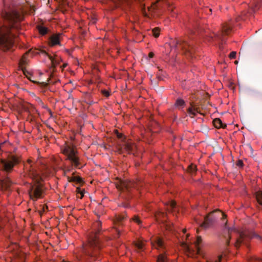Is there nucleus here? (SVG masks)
<instances>
[{"label":"nucleus","mask_w":262,"mask_h":262,"mask_svg":"<svg viewBox=\"0 0 262 262\" xmlns=\"http://www.w3.org/2000/svg\"><path fill=\"white\" fill-rule=\"evenodd\" d=\"M186 232V229H184L183 230V233H185Z\"/></svg>","instance_id":"c9c22d12"},{"label":"nucleus","mask_w":262,"mask_h":262,"mask_svg":"<svg viewBox=\"0 0 262 262\" xmlns=\"http://www.w3.org/2000/svg\"><path fill=\"white\" fill-rule=\"evenodd\" d=\"M152 33L153 35L155 37H158L160 34V29L159 28H155L152 30Z\"/></svg>","instance_id":"bb28decb"},{"label":"nucleus","mask_w":262,"mask_h":262,"mask_svg":"<svg viewBox=\"0 0 262 262\" xmlns=\"http://www.w3.org/2000/svg\"><path fill=\"white\" fill-rule=\"evenodd\" d=\"M232 28V24L231 22L224 24L222 26L221 31L216 35V37L220 39H223L224 36L229 35L231 33Z\"/></svg>","instance_id":"f8f14e48"},{"label":"nucleus","mask_w":262,"mask_h":262,"mask_svg":"<svg viewBox=\"0 0 262 262\" xmlns=\"http://www.w3.org/2000/svg\"><path fill=\"white\" fill-rule=\"evenodd\" d=\"M38 30L40 34L42 35H44L46 34L48 32V29L47 28L43 27V26H38Z\"/></svg>","instance_id":"b1692460"},{"label":"nucleus","mask_w":262,"mask_h":262,"mask_svg":"<svg viewBox=\"0 0 262 262\" xmlns=\"http://www.w3.org/2000/svg\"><path fill=\"white\" fill-rule=\"evenodd\" d=\"M136 246L139 249H142L144 246V242L142 240H139L135 243Z\"/></svg>","instance_id":"a878e982"},{"label":"nucleus","mask_w":262,"mask_h":262,"mask_svg":"<svg viewBox=\"0 0 262 262\" xmlns=\"http://www.w3.org/2000/svg\"><path fill=\"white\" fill-rule=\"evenodd\" d=\"M165 205L168 211H174L176 208V203L173 200L167 202Z\"/></svg>","instance_id":"6ab92c4d"},{"label":"nucleus","mask_w":262,"mask_h":262,"mask_svg":"<svg viewBox=\"0 0 262 262\" xmlns=\"http://www.w3.org/2000/svg\"><path fill=\"white\" fill-rule=\"evenodd\" d=\"M133 221L136 222L138 225H140L141 224V221L139 219V217L137 216H134V217L133 219Z\"/></svg>","instance_id":"c756f323"},{"label":"nucleus","mask_w":262,"mask_h":262,"mask_svg":"<svg viewBox=\"0 0 262 262\" xmlns=\"http://www.w3.org/2000/svg\"><path fill=\"white\" fill-rule=\"evenodd\" d=\"M157 260L158 262H167V258L165 253L160 254L158 257Z\"/></svg>","instance_id":"5701e85b"},{"label":"nucleus","mask_w":262,"mask_h":262,"mask_svg":"<svg viewBox=\"0 0 262 262\" xmlns=\"http://www.w3.org/2000/svg\"><path fill=\"white\" fill-rule=\"evenodd\" d=\"M79 193L80 194V196L79 198H80V199H82L84 196V193H83V191H82L79 192Z\"/></svg>","instance_id":"f704fd0d"},{"label":"nucleus","mask_w":262,"mask_h":262,"mask_svg":"<svg viewBox=\"0 0 262 262\" xmlns=\"http://www.w3.org/2000/svg\"><path fill=\"white\" fill-rule=\"evenodd\" d=\"M196 170V166L194 164H191L188 167V171L189 172L193 173Z\"/></svg>","instance_id":"cd10ccee"},{"label":"nucleus","mask_w":262,"mask_h":262,"mask_svg":"<svg viewBox=\"0 0 262 262\" xmlns=\"http://www.w3.org/2000/svg\"><path fill=\"white\" fill-rule=\"evenodd\" d=\"M130 182L126 180L119 181V183L116 184V187L120 190H123L124 188L128 189L129 186Z\"/></svg>","instance_id":"f3484780"},{"label":"nucleus","mask_w":262,"mask_h":262,"mask_svg":"<svg viewBox=\"0 0 262 262\" xmlns=\"http://www.w3.org/2000/svg\"><path fill=\"white\" fill-rule=\"evenodd\" d=\"M94 226L97 227V229L89 235L88 238V244L83 245L82 249V252L85 254L92 257H96L97 256L101 248L100 242L98 237V234L100 231V222L96 221Z\"/></svg>","instance_id":"20e7f679"},{"label":"nucleus","mask_w":262,"mask_h":262,"mask_svg":"<svg viewBox=\"0 0 262 262\" xmlns=\"http://www.w3.org/2000/svg\"><path fill=\"white\" fill-rule=\"evenodd\" d=\"M185 105V101L182 99H178L176 102L177 107H183Z\"/></svg>","instance_id":"393cba45"},{"label":"nucleus","mask_w":262,"mask_h":262,"mask_svg":"<svg viewBox=\"0 0 262 262\" xmlns=\"http://www.w3.org/2000/svg\"><path fill=\"white\" fill-rule=\"evenodd\" d=\"M228 232L230 238H232L233 234H235L236 236H238L234 243L235 247L236 248H238L241 244H247V243L251 238L249 232L246 231L239 232L234 228L229 229Z\"/></svg>","instance_id":"423d86ee"},{"label":"nucleus","mask_w":262,"mask_h":262,"mask_svg":"<svg viewBox=\"0 0 262 262\" xmlns=\"http://www.w3.org/2000/svg\"><path fill=\"white\" fill-rule=\"evenodd\" d=\"M61 150L62 153L67 157V159L69 160L72 164V166L65 168L64 175L67 177L69 182L80 183L81 181L80 177L77 176L70 177L67 175L68 173L72 170V166L78 168L81 167V159L78 155L76 147L72 144L66 143L61 148Z\"/></svg>","instance_id":"f03ea898"},{"label":"nucleus","mask_w":262,"mask_h":262,"mask_svg":"<svg viewBox=\"0 0 262 262\" xmlns=\"http://www.w3.org/2000/svg\"><path fill=\"white\" fill-rule=\"evenodd\" d=\"M187 113L190 117L193 118L199 113V111L198 108L193 105H191L188 107Z\"/></svg>","instance_id":"a211bd4d"},{"label":"nucleus","mask_w":262,"mask_h":262,"mask_svg":"<svg viewBox=\"0 0 262 262\" xmlns=\"http://www.w3.org/2000/svg\"><path fill=\"white\" fill-rule=\"evenodd\" d=\"M124 219V216H121V215H119L118 216V217H117V220H118V221L119 222H121Z\"/></svg>","instance_id":"473e14b6"},{"label":"nucleus","mask_w":262,"mask_h":262,"mask_svg":"<svg viewBox=\"0 0 262 262\" xmlns=\"http://www.w3.org/2000/svg\"><path fill=\"white\" fill-rule=\"evenodd\" d=\"M150 241L152 247L156 249L163 250L165 248V245L163 241L159 237L151 238Z\"/></svg>","instance_id":"4468645a"},{"label":"nucleus","mask_w":262,"mask_h":262,"mask_svg":"<svg viewBox=\"0 0 262 262\" xmlns=\"http://www.w3.org/2000/svg\"><path fill=\"white\" fill-rule=\"evenodd\" d=\"M189 235H186V241L181 243V246L183 249L190 255L199 254L200 251V244L202 239L200 236H198L196 240L194 243H189L188 240Z\"/></svg>","instance_id":"0eeeda50"},{"label":"nucleus","mask_w":262,"mask_h":262,"mask_svg":"<svg viewBox=\"0 0 262 262\" xmlns=\"http://www.w3.org/2000/svg\"><path fill=\"white\" fill-rule=\"evenodd\" d=\"M209 11L211 12L212 10L211 9H209Z\"/></svg>","instance_id":"4c0bfd02"},{"label":"nucleus","mask_w":262,"mask_h":262,"mask_svg":"<svg viewBox=\"0 0 262 262\" xmlns=\"http://www.w3.org/2000/svg\"><path fill=\"white\" fill-rule=\"evenodd\" d=\"M241 163H242V162H241V161H239L238 162V165H239V164H241Z\"/></svg>","instance_id":"e433bc0d"},{"label":"nucleus","mask_w":262,"mask_h":262,"mask_svg":"<svg viewBox=\"0 0 262 262\" xmlns=\"http://www.w3.org/2000/svg\"><path fill=\"white\" fill-rule=\"evenodd\" d=\"M102 93L106 97H108L110 95V92L106 90H102Z\"/></svg>","instance_id":"2f4dec72"},{"label":"nucleus","mask_w":262,"mask_h":262,"mask_svg":"<svg viewBox=\"0 0 262 262\" xmlns=\"http://www.w3.org/2000/svg\"><path fill=\"white\" fill-rule=\"evenodd\" d=\"M4 17L9 21V26L0 27V48L3 50H8L13 45L14 36L11 29H18V23L24 19L23 14L16 10L6 12L4 14Z\"/></svg>","instance_id":"f257e3e1"},{"label":"nucleus","mask_w":262,"mask_h":262,"mask_svg":"<svg viewBox=\"0 0 262 262\" xmlns=\"http://www.w3.org/2000/svg\"><path fill=\"white\" fill-rule=\"evenodd\" d=\"M236 55V53L235 52L233 51L231 52L230 54H229V57L231 59H234L235 58Z\"/></svg>","instance_id":"7c9ffc66"},{"label":"nucleus","mask_w":262,"mask_h":262,"mask_svg":"<svg viewBox=\"0 0 262 262\" xmlns=\"http://www.w3.org/2000/svg\"><path fill=\"white\" fill-rule=\"evenodd\" d=\"M134 0H112L113 3L115 5L116 7H122L123 9H125L130 5ZM151 5L150 7H147V11L145 8L142 10L143 15L148 18L155 17L156 15V8L157 6L156 4L160 2H165V4L167 6L168 11L170 12L171 16L174 17L176 12L173 10V7L170 5V3L167 0H152Z\"/></svg>","instance_id":"7ed1b4c3"},{"label":"nucleus","mask_w":262,"mask_h":262,"mask_svg":"<svg viewBox=\"0 0 262 262\" xmlns=\"http://www.w3.org/2000/svg\"><path fill=\"white\" fill-rule=\"evenodd\" d=\"M27 54L28 53H26L25 55H24L19 61V68L21 69L23 72V70L27 69L26 68L24 67V66L27 64L28 62V59L27 58Z\"/></svg>","instance_id":"aec40b11"},{"label":"nucleus","mask_w":262,"mask_h":262,"mask_svg":"<svg viewBox=\"0 0 262 262\" xmlns=\"http://www.w3.org/2000/svg\"><path fill=\"white\" fill-rule=\"evenodd\" d=\"M115 133L118 138L123 141V143L119 145L120 149L124 150L128 154L133 153L136 148V145L131 140H125V138L124 136L117 130H115Z\"/></svg>","instance_id":"6e6552de"},{"label":"nucleus","mask_w":262,"mask_h":262,"mask_svg":"<svg viewBox=\"0 0 262 262\" xmlns=\"http://www.w3.org/2000/svg\"><path fill=\"white\" fill-rule=\"evenodd\" d=\"M44 54L48 57L49 59H50L52 63V66L55 67L57 66L58 64H59L61 59L60 57H59L58 55H55L54 56H52L51 55H49L46 52H45Z\"/></svg>","instance_id":"dca6fc26"},{"label":"nucleus","mask_w":262,"mask_h":262,"mask_svg":"<svg viewBox=\"0 0 262 262\" xmlns=\"http://www.w3.org/2000/svg\"><path fill=\"white\" fill-rule=\"evenodd\" d=\"M29 174L35 183L31 186L29 192L30 196L32 199L37 200L41 196L43 191V185L41 182L43 178L35 171H32Z\"/></svg>","instance_id":"39448f33"},{"label":"nucleus","mask_w":262,"mask_h":262,"mask_svg":"<svg viewBox=\"0 0 262 262\" xmlns=\"http://www.w3.org/2000/svg\"><path fill=\"white\" fill-rule=\"evenodd\" d=\"M23 73L32 82L34 83L41 82L40 77L42 74L39 71L24 69L23 70Z\"/></svg>","instance_id":"9d476101"},{"label":"nucleus","mask_w":262,"mask_h":262,"mask_svg":"<svg viewBox=\"0 0 262 262\" xmlns=\"http://www.w3.org/2000/svg\"><path fill=\"white\" fill-rule=\"evenodd\" d=\"M213 124L216 128H224L225 126H224L222 120L220 118H215L213 120Z\"/></svg>","instance_id":"412c9836"},{"label":"nucleus","mask_w":262,"mask_h":262,"mask_svg":"<svg viewBox=\"0 0 262 262\" xmlns=\"http://www.w3.org/2000/svg\"><path fill=\"white\" fill-rule=\"evenodd\" d=\"M62 34L58 33L52 35L50 37L49 45L51 46H54L60 45V40L61 39Z\"/></svg>","instance_id":"2eb2a0df"},{"label":"nucleus","mask_w":262,"mask_h":262,"mask_svg":"<svg viewBox=\"0 0 262 262\" xmlns=\"http://www.w3.org/2000/svg\"><path fill=\"white\" fill-rule=\"evenodd\" d=\"M222 216L224 217L225 214L223 212L220 211H214L210 213L204 218V222L201 224V226L203 228H207L210 224L217 217Z\"/></svg>","instance_id":"1a4fd4ad"},{"label":"nucleus","mask_w":262,"mask_h":262,"mask_svg":"<svg viewBox=\"0 0 262 262\" xmlns=\"http://www.w3.org/2000/svg\"><path fill=\"white\" fill-rule=\"evenodd\" d=\"M154 53H153L152 52H150V53H149V55H148L149 57L150 58H152V57H153V56H154Z\"/></svg>","instance_id":"72a5a7b5"},{"label":"nucleus","mask_w":262,"mask_h":262,"mask_svg":"<svg viewBox=\"0 0 262 262\" xmlns=\"http://www.w3.org/2000/svg\"><path fill=\"white\" fill-rule=\"evenodd\" d=\"M222 258V255H219L217 256H213L209 258L207 262H221Z\"/></svg>","instance_id":"4be33fe9"},{"label":"nucleus","mask_w":262,"mask_h":262,"mask_svg":"<svg viewBox=\"0 0 262 262\" xmlns=\"http://www.w3.org/2000/svg\"><path fill=\"white\" fill-rule=\"evenodd\" d=\"M258 202L262 205V192H258L257 193L256 195Z\"/></svg>","instance_id":"c85d7f7f"},{"label":"nucleus","mask_w":262,"mask_h":262,"mask_svg":"<svg viewBox=\"0 0 262 262\" xmlns=\"http://www.w3.org/2000/svg\"><path fill=\"white\" fill-rule=\"evenodd\" d=\"M157 219L159 221L163 222L166 230L174 234L176 228L172 223L170 222H167L166 219V215L164 213H161L156 215Z\"/></svg>","instance_id":"9b49d317"},{"label":"nucleus","mask_w":262,"mask_h":262,"mask_svg":"<svg viewBox=\"0 0 262 262\" xmlns=\"http://www.w3.org/2000/svg\"><path fill=\"white\" fill-rule=\"evenodd\" d=\"M17 163L18 160L15 157H12L11 159L8 160H2V164L4 166V169L7 171L11 170Z\"/></svg>","instance_id":"ddd939ff"}]
</instances>
